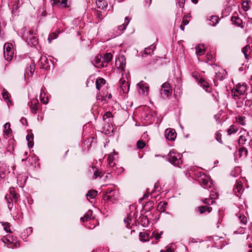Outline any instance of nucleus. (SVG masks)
Instances as JSON below:
<instances>
[{
  "label": "nucleus",
  "instance_id": "obj_56",
  "mask_svg": "<svg viewBox=\"0 0 252 252\" xmlns=\"http://www.w3.org/2000/svg\"><path fill=\"white\" fill-rule=\"evenodd\" d=\"M141 221H143V225H146L148 224L149 223V220H148V219L147 217L146 216H143L142 218H141Z\"/></svg>",
  "mask_w": 252,
  "mask_h": 252
},
{
  "label": "nucleus",
  "instance_id": "obj_47",
  "mask_svg": "<svg viewBox=\"0 0 252 252\" xmlns=\"http://www.w3.org/2000/svg\"><path fill=\"white\" fill-rule=\"evenodd\" d=\"M92 169L94 172L93 178L94 179H96L98 176H99L101 172L99 171L98 169L96 168H94V167H92Z\"/></svg>",
  "mask_w": 252,
  "mask_h": 252
},
{
  "label": "nucleus",
  "instance_id": "obj_49",
  "mask_svg": "<svg viewBox=\"0 0 252 252\" xmlns=\"http://www.w3.org/2000/svg\"><path fill=\"white\" fill-rule=\"evenodd\" d=\"M133 220V219L129 217H128L126 219L124 220L125 222L126 223V225L127 228L130 227V225L132 222Z\"/></svg>",
  "mask_w": 252,
  "mask_h": 252
},
{
  "label": "nucleus",
  "instance_id": "obj_8",
  "mask_svg": "<svg viewBox=\"0 0 252 252\" xmlns=\"http://www.w3.org/2000/svg\"><path fill=\"white\" fill-rule=\"evenodd\" d=\"M137 86L140 89V93L142 94L143 95H144L148 94L149 86L146 83H145L143 81H141L139 83L137 84Z\"/></svg>",
  "mask_w": 252,
  "mask_h": 252
},
{
  "label": "nucleus",
  "instance_id": "obj_21",
  "mask_svg": "<svg viewBox=\"0 0 252 252\" xmlns=\"http://www.w3.org/2000/svg\"><path fill=\"white\" fill-rule=\"evenodd\" d=\"M205 50L203 45H199L195 47V53L197 56H201L205 53Z\"/></svg>",
  "mask_w": 252,
  "mask_h": 252
},
{
  "label": "nucleus",
  "instance_id": "obj_39",
  "mask_svg": "<svg viewBox=\"0 0 252 252\" xmlns=\"http://www.w3.org/2000/svg\"><path fill=\"white\" fill-rule=\"evenodd\" d=\"M167 203L165 202H160L158 206V209L159 212H164Z\"/></svg>",
  "mask_w": 252,
  "mask_h": 252
},
{
  "label": "nucleus",
  "instance_id": "obj_22",
  "mask_svg": "<svg viewBox=\"0 0 252 252\" xmlns=\"http://www.w3.org/2000/svg\"><path fill=\"white\" fill-rule=\"evenodd\" d=\"M3 133L5 135L9 136L12 132V129L10 128V124L6 123L3 126Z\"/></svg>",
  "mask_w": 252,
  "mask_h": 252
},
{
  "label": "nucleus",
  "instance_id": "obj_15",
  "mask_svg": "<svg viewBox=\"0 0 252 252\" xmlns=\"http://www.w3.org/2000/svg\"><path fill=\"white\" fill-rule=\"evenodd\" d=\"M233 190L235 195L239 196L243 191L242 184L240 182H237L235 185Z\"/></svg>",
  "mask_w": 252,
  "mask_h": 252
},
{
  "label": "nucleus",
  "instance_id": "obj_11",
  "mask_svg": "<svg viewBox=\"0 0 252 252\" xmlns=\"http://www.w3.org/2000/svg\"><path fill=\"white\" fill-rule=\"evenodd\" d=\"M120 88L123 93H127L129 91V84L125 78H121L120 80Z\"/></svg>",
  "mask_w": 252,
  "mask_h": 252
},
{
  "label": "nucleus",
  "instance_id": "obj_60",
  "mask_svg": "<svg viewBox=\"0 0 252 252\" xmlns=\"http://www.w3.org/2000/svg\"><path fill=\"white\" fill-rule=\"evenodd\" d=\"M189 21L187 19H185V17H184L183 19V21L182 22V24L186 26V25H187L189 24Z\"/></svg>",
  "mask_w": 252,
  "mask_h": 252
},
{
  "label": "nucleus",
  "instance_id": "obj_38",
  "mask_svg": "<svg viewBox=\"0 0 252 252\" xmlns=\"http://www.w3.org/2000/svg\"><path fill=\"white\" fill-rule=\"evenodd\" d=\"M226 73L225 70H222L221 72L219 71L216 73V77L218 80H222L225 77Z\"/></svg>",
  "mask_w": 252,
  "mask_h": 252
},
{
  "label": "nucleus",
  "instance_id": "obj_43",
  "mask_svg": "<svg viewBox=\"0 0 252 252\" xmlns=\"http://www.w3.org/2000/svg\"><path fill=\"white\" fill-rule=\"evenodd\" d=\"M238 219L241 224L243 225L246 224L247 222V218L244 215L239 214Z\"/></svg>",
  "mask_w": 252,
  "mask_h": 252
},
{
  "label": "nucleus",
  "instance_id": "obj_48",
  "mask_svg": "<svg viewBox=\"0 0 252 252\" xmlns=\"http://www.w3.org/2000/svg\"><path fill=\"white\" fill-rule=\"evenodd\" d=\"M35 70V65L34 64H31L29 67L27 68L26 73L25 74V75L27 74H29V72H30L31 75L33 73Z\"/></svg>",
  "mask_w": 252,
  "mask_h": 252
},
{
  "label": "nucleus",
  "instance_id": "obj_7",
  "mask_svg": "<svg viewBox=\"0 0 252 252\" xmlns=\"http://www.w3.org/2000/svg\"><path fill=\"white\" fill-rule=\"evenodd\" d=\"M200 185L204 188L208 189L211 188L213 183L211 180H209V178L204 176L200 178L199 180Z\"/></svg>",
  "mask_w": 252,
  "mask_h": 252
},
{
  "label": "nucleus",
  "instance_id": "obj_53",
  "mask_svg": "<svg viewBox=\"0 0 252 252\" xmlns=\"http://www.w3.org/2000/svg\"><path fill=\"white\" fill-rule=\"evenodd\" d=\"M57 34L54 32L51 34V35L48 37V40L49 41V42H50L52 40L56 38L57 37Z\"/></svg>",
  "mask_w": 252,
  "mask_h": 252
},
{
  "label": "nucleus",
  "instance_id": "obj_2",
  "mask_svg": "<svg viewBox=\"0 0 252 252\" xmlns=\"http://www.w3.org/2000/svg\"><path fill=\"white\" fill-rule=\"evenodd\" d=\"M248 87L245 83L238 84L235 88L232 90V96L235 99L240 98L241 96H243L246 94Z\"/></svg>",
  "mask_w": 252,
  "mask_h": 252
},
{
  "label": "nucleus",
  "instance_id": "obj_46",
  "mask_svg": "<svg viewBox=\"0 0 252 252\" xmlns=\"http://www.w3.org/2000/svg\"><path fill=\"white\" fill-rule=\"evenodd\" d=\"M96 195L97 191L95 190H91L87 194V196L90 197V198L93 199L96 196Z\"/></svg>",
  "mask_w": 252,
  "mask_h": 252
},
{
  "label": "nucleus",
  "instance_id": "obj_64",
  "mask_svg": "<svg viewBox=\"0 0 252 252\" xmlns=\"http://www.w3.org/2000/svg\"><path fill=\"white\" fill-rule=\"evenodd\" d=\"M124 171V169L123 167H120L119 168V173H121L123 172Z\"/></svg>",
  "mask_w": 252,
  "mask_h": 252
},
{
  "label": "nucleus",
  "instance_id": "obj_12",
  "mask_svg": "<svg viewBox=\"0 0 252 252\" xmlns=\"http://www.w3.org/2000/svg\"><path fill=\"white\" fill-rule=\"evenodd\" d=\"M115 65L117 68L121 71L124 70L126 66L125 59L124 56L119 58L116 60Z\"/></svg>",
  "mask_w": 252,
  "mask_h": 252
},
{
  "label": "nucleus",
  "instance_id": "obj_18",
  "mask_svg": "<svg viewBox=\"0 0 252 252\" xmlns=\"http://www.w3.org/2000/svg\"><path fill=\"white\" fill-rule=\"evenodd\" d=\"M217 197H218V195L216 193H215L214 192H213V193H212L210 194V197L209 198L204 199L203 200V202L204 204H207L209 205L210 204L209 202L210 201L211 204H213L215 202V201L214 200V199Z\"/></svg>",
  "mask_w": 252,
  "mask_h": 252
},
{
  "label": "nucleus",
  "instance_id": "obj_35",
  "mask_svg": "<svg viewBox=\"0 0 252 252\" xmlns=\"http://www.w3.org/2000/svg\"><path fill=\"white\" fill-rule=\"evenodd\" d=\"M236 122L242 126H245L246 124V118L244 116H239L236 118Z\"/></svg>",
  "mask_w": 252,
  "mask_h": 252
},
{
  "label": "nucleus",
  "instance_id": "obj_63",
  "mask_svg": "<svg viewBox=\"0 0 252 252\" xmlns=\"http://www.w3.org/2000/svg\"><path fill=\"white\" fill-rule=\"evenodd\" d=\"M46 60H47V58L46 57H41L40 61L41 63H42V62L43 61L46 62Z\"/></svg>",
  "mask_w": 252,
  "mask_h": 252
},
{
  "label": "nucleus",
  "instance_id": "obj_10",
  "mask_svg": "<svg viewBox=\"0 0 252 252\" xmlns=\"http://www.w3.org/2000/svg\"><path fill=\"white\" fill-rule=\"evenodd\" d=\"M101 56L97 55L95 56L94 59L92 61V63L96 67H101L106 66V64H104L101 60Z\"/></svg>",
  "mask_w": 252,
  "mask_h": 252
},
{
  "label": "nucleus",
  "instance_id": "obj_17",
  "mask_svg": "<svg viewBox=\"0 0 252 252\" xmlns=\"http://www.w3.org/2000/svg\"><path fill=\"white\" fill-rule=\"evenodd\" d=\"M249 137V132H246L245 134L241 135L238 139V144L240 146L246 144L248 138Z\"/></svg>",
  "mask_w": 252,
  "mask_h": 252
},
{
  "label": "nucleus",
  "instance_id": "obj_16",
  "mask_svg": "<svg viewBox=\"0 0 252 252\" xmlns=\"http://www.w3.org/2000/svg\"><path fill=\"white\" fill-rule=\"evenodd\" d=\"M113 191V189H107L104 193L103 194V198L104 200H108L112 201L114 200V197L113 195H109Z\"/></svg>",
  "mask_w": 252,
  "mask_h": 252
},
{
  "label": "nucleus",
  "instance_id": "obj_58",
  "mask_svg": "<svg viewBox=\"0 0 252 252\" xmlns=\"http://www.w3.org/2000/svg\"><path fill=\"white\" fill-rule=\"evenodd\" d=\"M177 1L178 2V5L180 7H184L185 0H177Z\"/></svg>",
  "mask_w": 252,
  "mask_h": 252
},
{
  "label": "nucleus",
  "instance_id": "obj_37",
  "mask_svg": "<svg viewBox=\"0 0 252 252\" xmlns=\"http://www.w3.org/2000/svg\"><path fill=\"white\" fill-rule=\"evenodd\" d=\"M5 199L7 202V207L8 209H12L13 207V200L10 196H8V195H6Z\"/></svg>",
  "mask_w": 252,
  "mask_h": 252
},
{
  "label": "nucleus",
  "instance_id": "obj_13",
  "mask_svg": "<svg viewBox=\"0 0 252 252\" xmlns=\"http://www.w3.org/2000/svg\"><path fill=\"white\" fill-rule=\"evenodd\" d=\"M52 4L56 5L61 8H66L68 6L67 5V0H51Z\"/></svg>",
  "mask_w": 252,
  "mask_h": 252
},
{
  "label": "nucleus",
  "instance_id": "obj_19",
  "mask_svg": "<svg viewBox=\"0 0 252 252\" xmlns=\"http://www.w3.org/2000/svg\"><path fill=\"white\" fill-rule=\"evenodd\" d=\"M8 196H10L11 198L14 199V202L16 203L18 200L19 195L18 194L15 192L14 189L13 188H11L9 189V194H7Z\"/></svg>",
  "mask_w": 252,
  "mask_h": 252
},
{
  "label": "nucleus",
  "instance_id": "obj_3",
  "mask_svg": "<svg viewBox=\"0 0 252 252\" xmlns=\"http://www.w3.org/2000/svg\"><path fill=\"white\" fill-rule=\"evenodd\" d=\"M168 160L176 166H179L182 163V155L174 150L170 151L168 154Z\"/></svg>",
  "mask_w": 252,
  "mask_h": 252
},
{
  "label": "nucleus",
  "instance_id": "obj_50",
  "mask_svg": "<svg viewBox=\"0 0 252 252\" xmlns=\"http://www.w3.org/2000/svg\"><path fill=\"white\" fill-rule=\"evenodd\" d=\"M145 146V143L142 140H139L137 142V147L138 149H143Z\"/></svg>",
  "mask_w": 252,
  "mask_h": 252
},
{
  "label": "nucleus",
  "instance_id": "obj_41",
  "mask_svg": "<svg viewBox=\"0 0 252 252\" xmlns=\"http://www.w3.org/2000/svg\"><path fill=\"white\" fill-rule=\"evenodd\" d=\"M237 131V127L231 125L229 128L227 129V132L228 135H231L232 133H235Z\"/></svg>",
  "mask_w": 252,
  "mask_h": 252
},
{
  "label": "nucleus",
  "instance_id": "obj_51",
  "mask_svg": "<svg viewBox=\"0 0 252 252\" xmlns=\"http://www.w3.org/2000/svg\"><path fill=\"white\" fill-rule=\"evenodd\" d=\"M249 49L250 46L249 45H246L242 49V51L246 57L248 56Z\"/></svg>",
  "mask_w": 252,
  "mask_h": 252
},
{
  "label": "nucleus",
  "instance_id": "obj_61",
  "mask_svg": "<svg viewBox=\"0 0 252 252\" xmlns=\"http://www.w3.org/2000/svg\"><path fill=\"white\" fill-rule=\"evenodd\" d=\"M160 252H174V251L170 247H166V250H161Z\"/></svg>",
  "mask_w": 252,
  "mask_h": 252
},
{
  "label": "nucleus",
  "instance_id": "obj_4",
  "mask_svg": "<svg viewBox=\"0 0 252 252\" xmlns=\"http://www.w3.org/2000/svg\"><path fill=\"white\" fill-rule=\"evenodd\" d=\"M15 50L11 43H6L3 46V56L5 59L11 61L14 55Z\"/></svg>",
  "mask_w": 252,
  "mask_h": 252
},
{
  "label": "nucleus",
  "instance_id": "obj_52",
  "mask_svg": "<svg viewBox=\"0 0 252 252\" xmlns=\"http://www.w3.org/2000/svg\"><path fill=\"white\" fill-rule=\"evenodd\" d=\"M162 234V232H161L159 233L157 232L154 231L153 233V236L156 240H158L160 238L161 235Z\"/></svg>",
  "mask_w": 252,
  "mask_h": 252
},
{
  "label": "nucleus",
  "instance_id": "obj_36",
  "mask_svg": "<svg viewBox=\"0 0 252 252\" xmlns=\"http://www.w3.org/2000/svg\"><path fill=\"white\" fill-rule=\"evenodd\" d=\"M239 154L240 157L245 158L248 155V150L245 147L240 148L239 149Z\"/></svg>",
  "mask_w": 252,
  "mask_h": 252
},
{
  "label": "nucleus",
  "instance_id": "obj_26",
  "mask_svg": "<svg viewBox=\"0 0 252 252\" xmlns=\"http://www.w3.org/2000/svg\"><path fill=\"white\" fill-rule=\"evenodd\" d=\"M40 101L45 104H46L48 102V97L46 96V94L43 90L41 91L40 94Z\"/></svg>",
  "mask_w": 252,
  "mask_h": 252
},
{
  "label": "nucleus",
  "instance_id": "obj_33",
  "mask_svg": "<svg viewBox=\"0 0 252 252\" xmlns=\"http://www.w3.org/2000/svg\"><path fill=\"white\" fill-rule=\"evenodd\" d=\"M199 83H200L203 88L206 91H208V89L209 88V83L206 82L204 79L200 78L198 81Z\"/></svg>",
  "mask_w": 252,
  "mask_h": 252
},
{
  "label": "nucleus",
  "instance_id": "obj_42",
  "mask_svg": "<svg viewBox=\"0 0 252 252\" xmlns=\"http://www.w3.org/2000/svg\"><path fill=\"white\" fill-rule=\"evenodd\" d=\"M2 225L3 226L4 230L8 233H11L10 226L11 225L7 222H4L2 223Z\"/></svg>",
  "mask_w": 252,
  "mask_h": 252
},
{
  "label": "nucleus",
  "instance_id": "obj_5",
  "mask_svg": "<svg viewBox=\"0 0 252 252\" xmlns=\"http://www.w3.org/2000/svg\"><path fill=\"white\" fill-rule=\"evenodd\" d=\"M1 240L9 248L13 249L20 246L17 240L10 235H7L5 237H2Z\"/></svg>",
  "mask_w": 252,
  "mask_h": 252
},
{
  "label": "nucleus",
  "instance_id": "obj_31",
  "mask_svg": "<svg viewBox=\"0 0 252 252\" xmlns=\"http://www.w3.org/2000/svg\"><path fill=\"white\" fill-rule=\"evenodd\" d=\"M130 20L129 19L128 17H126L125 18V21L124 24L121 25H120L118 27V30L121 31H123L126 30V26L128 24Z\"/></svg>",
  "mask_w": 252,
  "mask_h": 252
},
{
  "label": "nucleus",
  "instance_id": "obj_24",
  "mask_svg": "<svg viewBox=\"0 0 252 252\" xmlns=\"http://www.w3.org/2000/svg\"><path fill=\"white\" fill-rule=\"evenodd\" d=\"M198 209L200 214H203L206 212L210 213L212 210V207L207 205L198 207Z\"/></svg>",
  "mask_w": 252,
  "mask_h": 252
},
{
  "label": "nucleus",
  "instance_id": "obj_57",
  "mask_svg": "<svg viewBox=\"0 0 252 252\" xmlns=\"http://www.w3.org/2000/svg\"><path fill=\"white\" fill-rule=\"evenodd\" d=\"M248 1H245L242 3V8L244 9V11H246L248 10L249 7H248Z\"/></svg>",
  "mask_w": 252,
  "mask_h": 252
},
{
  "label": "nucleus",
  "instance_id": "obj_27",
  "mask_svg": "<svg viewBox=\"0 0 252 252\" xmlns=\"http://www.w3.org/2000/svg\"><path fill=\"white\" fill-rule=\"evenodd\" d=\"M101 58H102V62L104 63V64H106V66L107 63L112 60V55L111 53L106 54Z\"/></svg>",
  "mask_w": 252,
  "mask_h": 252
},
{
  "label": "nucleus",
  "instance_id": "obj_55",
  "mask_svg": "<svg viewBox=\"0 0 252 252\" xmlns=\"http://www.w3.org/2000/svg\"><path fill=\"white\" fill-rule=\"evenodd\" d=\"M112 117V115L111 112H110L109 111L106 112L103 116V119L106 120V119L110 118Z\"/></svg>",
  "mask_w": 252,
  "mask_h": 252
},
{
  "label": "nucleus",
  "instance_id": "obj_44",
  "mask_svg": "<svg viewBox=\"0 0 252 252\" xmlns=\"http://www.w3.org/2000/svg\"><path fill=\"white\" fill-rule=\"evenodd\" d=\"M155 49V46H150L146 48L144 50V53L146 55H151L152 53H153Z\"/></svg>",
  "mask_w": 252,
  "mask_h": 252
},
{
  "label": "nucleus",
  "instance_id": "obj_34",
  "mask_svg": "<svg viewBox=\"0 0 252 252\" xmlns=\"http://www.w3.org/2000/svg\"><path fill=\"white\" fill-rule=\"evenodd\" d=\"M232 22L235 24L237 26H240L241 23H242V20L236 16H233L231 17Z\"/></svg>",
  "mask_w": 252,
  "mask_h": 252
},
{
  "label": "nucleus",
  "instance_id": "obj_40",
  "mask_svg": "<svg viewBox=\"0 0 252 252\" xmlns=\"http://www.w3.org/2000/svg\"><path fill=\"white\" fill-rule=\"evenodd\" d=\"M114 158L113 157V155L112 154L109 155L108 159H107V162H108V164L109 166L113 167L115 165V163L114 162Z\"/></svg>",
  "mask_w": 252,
  "mask_h": 252
},
{
  "label": "nucleus",
  "instance_id": "obj_9",
  "mask_svg": "<svg viewBox=\"0 0 252 252\" xmlns=\"http://www.w3.org/2000/svg\"><path fill=\"white\" fill-rule=\"evenodd\" d=\"M176 132L174 129L168 128L165 131V137L169 140H174L176 137Z\"/></svg>",
  "mask_w": 252,
  "mask_h": 252
},
{
  "label": "nucleus",
  "instance_id": "obj_20",
  "mask_svg": "<svg viewBox=\"0 0 252 252\" xmlns=\"http://www.w3.org/2000/svg\"><path fill=\"white\" fill-rule=\"evenodd\" d=\"M32 227H29L27 228L26 229L24 230V231L21 234V238L23 240H26L28 237L32 234Z\"/></svg>",
  "mask_w": 252,
  "mask_h": 252
},
{
  "label": "nucleus",
  "instance_id": "obj_54",
  "mask_svg": "<svg viewBox=\"0 0 252 252\" xmlns=\"http://www.w3.org/2000/svg\"><path fill=\"white\" fill-rule=\"evenodd\" d=\"M216 140L220 142V143H222L221 140V135L219 132H217L216 134Z\"/></svg>",
  "mask_w": 252,
  "mask_h": 252
},
{
  "label": "nucleus",
  "instance_id": "obj_32",
  "mask_svg": "<svg viewBox=\"0 0 252 252\" xmlns=\"http://www.w3.org/2000/svg\"><path fill=\"white\" fill-rule=\"evenodd\" d=\"M27 140L28 141V146L29 148H32L33 146V135L32 133L28 134L26 137Z\"/></svg>",
  "mask_w": 252,
  "mask_h": 252
},
{
  "label": "nucleus",
  "instance_id": "obj_25",
  "mask_svg": "<svg viewBox=\"0 0 252 252\" xmlns=\"http://www.w3.org/2000/svg\"><path fill=\"white\" fill-rule=\"evenodd\" d=\"M208 19L210 21L209 25L212 26H215L218 23L219 21V17L217 16H211Z\"/></svg>",
  "mask_w": 252,
  "mask_h": 252
},
{
  "label": "nucleus",
  "instance_id": "obj_29",
  "mask_svg": "<svg viewBox=\"0 0 252 252\" xmlns=\"http://www.w3.org/2000/svg\"><path fill=\"white\" fill-rule=\"evenodd\" d=\"M96 88L98 90L100 89V88L105 84V80L101 78H99L96 80Z\"/></svg>",
  "mask_w": 252,
  "mask_h": 252
},
{
  "label": "nucleus",
  "instance_id": "obj_30",
  "mask_svg": "<svg viewBox=\"0 0 252 252\" xmlns=\"http://www.w3.org/2000/svg\"><path fill=\"white\" fill-rule=\"evenodd\" d=\"M92 211L89 210L84 216L83 217L81 218V220L82 221H86L92 218Z\"/></svg>",
  "mask_w": 252,
  "mask_h": 252
},
{
  "label": "nucleus",
  "instance_id": "obj_62",
  "mask_svg": "<svg viewBox=\"0 0 252 252\" xmlns=\"http://www.w3.org/2000/svg\"><path fill=\"white\" fill-rule=\"evenodd\" d=\"M19 8V6L18 5V4H14L13 5V7H12V11L14 10V9H18V8Z\"/></svg>",
  "mask_w": 252,
  "mask_h": 252
},
{
  "label": "nucleus",
  "instance_id": "obj_45",
  "mask_svg": "<svg viewBox=\"0 0 252 252\" xmlns=\"http://www.w3.org/2000/svg\"><path fill=\"white\" fill-rule=\"evenodd\" d=\"M9 211L10 212V214H11V216L13 217V218L14 219H16L17 217L18 214V212L17 211L16 209L15 208H13V207L12 208V209H9Z\"/></svg>",
  "mask_w": 252,
  "mask_h": 252
},
{
  "label": "nucleus",
  "instance_id": "obj_6",
  "mask_svg": "<svg viewBox=\"0 0 252 252\" xmlns=\"http://www.w3.org/2000/svg\"><path fill=\"white\" fill-rule=\"evenodd\" d=\"M172 93L171 85L168 82L164 83L160 90V94L162 97L166 98L170 96Z\"/></svg>",
  "mask_w": 252,
  "mask_h": 252
},
{
  "label": "nucleus",
  "instance_id": "obj_1",
  "mask_svg": "<svg viewBox=\"0 0 252 252\" xmlns=\"http://www.w3.org/2000/svg\"><path fill=\"white\" fill-rule=\"evenodd\" d=\"M23 37L29 44H32L33 46L37 44V38L33 33V32L27 28H25L23 29Z\"/></svg>",
  "mask_w": 252,
  "mask_h": 252
},
{
  "label": "nucleus",
  "instance_id": "obj_59",
  "mask_svg": "<svg viewBox=\"0 0 252 252\" xmlns=\"http://www.w3.org/2000/svg\"><path fill=\"white\" fill-rule=\"evenodd\" d=\"M2 97L4 99H7L8 98V93L7 92H3L2 93Z\"/></svg>",
  "mask_w": 252,
  "mask_h": 252
},
{
  "label": "nucleus",
  "instance_id": "obj_23",
  "mask_svg": "<svg viewBox=\"0 0 252 252\" xmlns=\"http://www.w3.org/2000/svg\"><path fill=\"white\" fill-rule=\"evenodd\" d=\"M139 240L140 241L145 242L149 240V234L145 232H141L139 233Z\"/></svg>",
  "mask_w": 252,
  "mask_h": 252
},
{
  "label": "nucleus",
  "instance_id": "obj_28",
  "mask_svg": "<svg viewBox=\"0 0 252 252\" xmlns=\"http://www.w3.org/2000/svg\"><path fill=\"white\" fill-rule=\"evenodd\" d=\"M96 4L97 8L103 9L107 6V3L103 0H96Z\"/></svg>",
  "mask_w": 252,
  "mask_h": 252
},
{
  "label": "nucleus",
  "instance_id": "obj_14",
  "mask_svg": "<svg viewBox=\"0 0 252 252\" xmlns=\"http://www.w3.org/2000/svg\"><path fill=\"white\" fill-rule=\"evenodd\" d=\"M38 102L37 99H33L28 103V105L31 108V111L33 114H36L38 108Z\"/></svg>",
  "mask_w": 252,
  "mask_h": 252
}]
</instances>
